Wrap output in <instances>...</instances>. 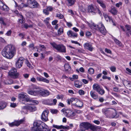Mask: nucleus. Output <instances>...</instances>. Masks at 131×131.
<instances>
[{
	"label": "nucleus",
	"instance_id": "39448f33",
	"mask_svg": "<svg viewBox=\"0 0 131 131\" xmlns=\"http://www.w3.org/2000/svg\"><path fill=\"white\" fill-rule=\"evenodd\" d=\"M25 119L24 118L20 120L16 121L11 123H9V124L11 127H12L14 126H18L20 124L24 123L25 122Z\"/></svg>",
	"mask_w": 131,
	"mask_h": 131
},
{
	"label": "nucleus",
	"instance_id": "e433bc0d",
	"mask_svg": "<svg viewBox=\"0 0 131 131\" xmlns=\"http://www.w3.org/2000/svg\"><path fill=\"white\" fill-rule=\"evenodd\" d=\"M49 8L47 7L46 9H44L43 12L46 15H48L49 14Z\"/></svg>",
	"mask_w": 131,
	"mask_h": 131
},
{
	"label": "nucleus",
	"instance_id": "72a5a7b5",
	"mask_svg": "<svg viewBox=\"0 0 131 131\" xmlns=\"http://www.w3.org/2000/svg\"><path fill=\"white\" fill-rule=\"evenodd\" d=\"M123 82L125 84L127 83V86L129 88H131V83H130V82L127 81L126 80H124Z\"/></svg>",
	"mask_w": 131,
	"mask_h": 131
},
{
	"label": "nucleus",
	"instance_id": "bf43d9fd",
	"mask_svg": "<svg viewBox=\"0 0 131 131\" xmlns=\"http://www.w3.org/2000/svg\"><path fill=\"white\" fill-rule=\"evenodd\" d=\"M32 89L33 90H35V89H39V88L37 86H36L35 85H33L32 86Z\"/></svg>",
	"mask_w": 131,
	"mask_h": 131
},
{
	"label": "nucleus",
	"instance_id": "b1692460",
	"mask_svg": "<svg viewBox=\"0 0 131 131\" xmlns=\"http://www.w3.org/2000/svg\"><path fill=\"white\" fill-rule=\"evenodd\" d=\"M97 2L99 4L100 6L103 8H105L106 6L105 4L104 3L103 1H102L97 0Z\"/></svg>",
	"mask_w": 131,
	"mask_h": 131
},
{
	"label": "nucleus",
	"instance_id": "603ef678",
	"mask_svg": "<svg viewBox=\"0 0 131 131\" xmlns=\"http://www.w3.org/2000/svg\"><path fill=\"white\" fill-rule=\"evenodd\" d=\"M102 78L103 79H108L109 80H110L111 78L110 77H108L105 75H103L102 76Z\"/></svg>",
	"mask_w": 131,
	"mask_h": 131
},
{
	"label": "nucleus",
	"instance_id": "ea45409f",
	"mask_svg": "<svg viewBox=\"0 0 131 131\" xmlns=\"http://www.w3.org/2000/svg\"><path fill=\"white\" fill-rule=\"evenodd\" d=\"M70 100V101L71 102V103L72 104L74 105V103H75V102H74V101H76L78 100L77 99H74V98H71L70 99H69Z\"/></svg>",
	"mask_w": 131,
	"mask_h": 131
},
{
	"label": "nucleus",
	"instance_id": "e2e57ef3",
	"mask_svg": "<svg viewBox=\"0 0 131 131\" xmlns=\"http://www.w3.org/2000/svg\"><path fill=\"white\" fill-rule=\"evenodd\" d=\"M50 34H51L53 36H55L57 35L56 33L52 31L50 32Z\"/></svg>",
	"mask_w": 131,
	"mask_h": 131
},
{
	"label": "nucleus",
	"instance_id": "c756f323",
	"mask_svg": "<svg viewBox=\"0 0 131 131\" xmlns=\"http://www.w3.org/2000/svg\"><path fill=\"white\" fill-rule=\"evenodd\" d=\"M1 9L4 11H7L9 10L8 7L6 5L4 4V3L3 4V6L1 7Z\"/></svg>",
	"mask_w": 131,
	"mask_h": 131
},
{
	"label": "nucleus",
	"instance_id": "37998d69",
	"mask_svg": "<svg viewBox=\"0 0 131 131\" xmlns=\"http://www.w3.org/2000/svg\"><path fill=\"white\" fill-rule=\"evenodd\" d=\"M103 15L106 20L107 21H108L109 20V18H110V16L107 15V14H106L103 13Z\"/></svg>",
	"mask_w": 131,
	"mask_h": 131
},
{
	"label": "nucleus",
	"instance_id": "6ab92c4d",
	"mask_svg": "<svg viewBox=\"0 0 131 131\" xmlns=\"http://www.w3.org/2000/svg\"><path fill=\"white\" fill-rule=\"evenodd\" d=\"M66 113L67 116L69 117L71 116H73L75 115V113L71 110H67Z\"/></svg>",
	"mask_w": 131,
	"mask_h": 131
},
{
	"label": "nucleus",
	"instance_id": "2f4dec72",
	"mask_svg": "<svg viewBox=\"0 0 131 131\" xmlns=\"http://www.w3.org/2000/svg\"><path fill=\"white\" fill-rule=\"evenodd\" d=\"M28 93L32 95H35L37 94V93L34 91L31 90H28Z\"/></svg>",
	"mask_w": 131,
	"mask_h": 131
},
{
	"label": "nucleus",
	"instance_id": "473e14b6",
	"mask_svg": "<svg viewBox=\"0 0 131 131\" xmlns=\"http://www.w3.org/2000/svg\"><path fill=\"white\" fill-rule=\"evenodd\" d=\"M88 72L91 75L92 74L94 73V69L92 68H90L88 70Z\"/></svg>",
	"mask_w": 131,
	"mask_h": 131
},
{
	"label": "nucleus",
	"instance_id": "cd10ccee",
	"mask_svg": "<svg viewBox=\"0 0 131 131\" xmlns=\"http://www.w3.org/2000/svg\"><path fill=\"white\" fill-rule=\"evenodd\" d=\"M91 95L92 97L94 99H96L98 97V96L94 92L92 91H91L90 92Z\"/></svg>",
	"mask_w": 131,
	"mask_h": 131
},
{
	"label": "nucleus",
	"instance_id": "49530a36",
	"mask_svg": "<svg viewBox=\"0 0 131 131\" xmlns=\"http://www.w3.org/2000/svg\"><path fill=\"white\" fill-rule=\"evenodd\" d=\"M78 81H75L74 83V86H75L78 88H80L81 86L82 85L79 84L78 83Z\"/></svg>",
	"mask_w": 131,
	"mask_h": 131
},
{
	"label": "nucleus",
	"instance_id": "4c0bfd02",
	"mask_svg": "<svg viewBox=\"0 0 131 131\" xmlns=\"http://www.w3.org/2000/svg\"><path fill=\"white\" fill-rule=\"evenodd\" d=\"M4 19L2 17H0V23L4 26L6 25V24L4 21Z\"/></svg>",
	"mask_w": 131,
	"mask_h": 131
},
{
	"label": "nucleus",
	"instance_id": "4468645a",
	"mask_svg": "<svg viewBox=\"0 0 131 131\" xmlns=\"http://www.w3.org/2000/svg\"><path fill=\"white\" fill-rule=\"evenodd\" d=\"M39 92L43 96H47L49 95V93L48 91L44 89L39 90Z\"/></svg>",
	"mask_w": 131,
	"mask_h": 131
},
{
	"label": "nucleus",
	"instance_id": "c9c22d12",
	"mask_svg": "<svg viewBox=\"0 0 131 131\" xmlns=\"http://www.w3.org/2000/svg\"><path fill=\"white\" fill-rule=\"evenodd\" d=\"M26 95L24 94H20L18 95V97L20 99H22L25 98Z\"/></svg>",
	"mask_w": 131,
	"mask_h": 131
},
{
	"label": "nucleus",
	"instance_id": "09e8293b",
	"mask_svg": "<svg viewBox=\"0 0 131 131\" xmlns=\"http://www.w3.org/2000/svg\"><path fill=\"white\" fill-rule=\"evenodd\" d=\"M92 26L94 27V29L96 30H99L100 28H99L98 25H95V24L93 23L92 24Z\"/></svg>",
	"mask_w": 131,
	"mask_h": 131
},
{
	"label": "nucleus",
	"instance_id": "5fc2aeb1",
	"mask_svg": "<svg viewBox=\"0 0 131 131\" xmlns=\"http://www.w3.org/2000/svg\"><path fill=\"white\" fill-rule=\"evenodd\" d=\"M31 102H32L34 105H36L38 104V102L37 101L35 100H32Z\"/></svg>",
	"mask_w": 131,
	"mask_h": 131
},
{
	"label": "nucleus",
	"instance_id": "6e6d98bb",
	"mask_svg": "<svg viewBox=\"0 0 131 131\" xmlns=\"http://www.w3.org/2000/svg\"><path fill=\"white\" fill-rule=\"evenodd\" d=\"M10 106L11 107L15 108L16 106L17 105L16 103H11Z\"/></svg>",
	"mask_w": 131,
	"mask_h": 131
},
{
	"label": "nucleus",
	"instance_id": "f3484780",
	"mask_svg": "<svg viewBox=\"0 0 131 131\" xmlns=\"http://www.w3.org/2000/svg\"><path fill=\"white\" fill-rule=\"evenodd\" d=\"M84 47L86 49L88 50L89 51H92L93 49V48L92 47V45L89 43H86L84 45Z\"/></svg>",
	"mask_w": 131,
	"mask_h": 131
},
{
	"label": "nucleus",
	"instance_id": "bb28decb",
	"mask_svg": "<svg viewBox=\"0 0 131 131\" xmlns=\"http://www.w3.org/2000/svg\"><path fill=\"white\" fill-rule=\"evenodd\" d=\"M64 68L66 71H70L71 69L70 66L68 64H65L64 65Z\"/></svg>",
	"mask_w": 131,
	"mask_h": 131
},
{
	"label": "nucleus",
	"instance_id": "a211bd4d",
	"mask_svg": "<svg viewBox=\"0 0 131 131\" xmlns=\"http://www.w3.org/2000/svg\"><path fill=\"white\" fill-rule=\"evenodd\" d=\"M36 79L37 81H39L47 83H48L49 82L48 80L41 76L37 77Z\"/></svg>",
	"mask_w": 131,
	"mask_h": 131
},
{
	"label": "nucleus",
	"instance_id": "423d86ee",
	"mask_svg": "<svg viewBox=\"0 0 131 131\" xmlns=\"http://www.w3.org/2000/svg\"><path fill=\"white\" fill-rule=\"evenodd\" d=\"M27 3L32 8H36L38 5V3L35 0H27Z\"/></svg>",
	"mask_w": 131,
	"mask_h": 131
},
{
	"label": "nucleus",
	"instance_id": "de8ad7c7",
	"mask_svg": "<svg viewBox=\"0 0 131 131\" xmlns=\"http://www.w3.org/2000/svg\"><path fill=\"white\" fill-rule=\"evenodd\" d=\"M32 25H28L27 24L25 23L24 24V27L26 29H27L28 27H32Z\"/></svg>",
	"mask_w": 131,
	"mask_h": 131
},
{
	"label": "nucleus",
	"instance_id": "f704fd0d",
	"mask_svg": "<svg viewBox=\"0 0 131 131\" xmlns=\"http://www.w3.org/2000/svg\"><path fill=\"white\" fill-rule=\"evenodd\" d=\"M50 112L52 114H57L58 112V111L57 110L54 109H50Z\"/></svg>",
	"mask_w": 131,
	"mask_h": 131
},
{
	"label": "nucleus",
	"instance_id": "9d476101",
	"mask_svg": "<svg viewBox=\"0 0 131 131\" xmlns=\"http://www.w3.org/2000/svg\"><path fill=\"white\" fill-rule=\"evenodd\" d=\"M22 109L23 111L24 110H26L31 112H34L36 110V107L33 105L30 106H24L22 107Z\"/></svg>",
	"mask_w": 131,
	"mask_h": 131
},
{
	"label": "nucleus",
	"instance_id": "4be33fe9",
	"mask_svg": "<svg viewBox=\"0 0 131 131\" xmlns=\"http://www.w3.org/2000/svg\"><path fill=\"white\" fill-rule=\"evenodd\" d=\"M76 101V103H74V105L79 107H82L83 103L82 102L78 100H77Z\"/></svg>",
	"mask_w": 131,
	"mask_h": 131
},
{
	"label": "nucleus",
	"instance_id": "864d4df0",
	"mask_svg": "<svg viewBox=\"0 0 131 131\" xmlns=\"http://www.w3.org/2000/svg\"><path fill=\"white\" fill-rule=\"evenodd\" d=\"M57 100L56 99H54L53 100V103H50V105H56V103L57 102Z\"/></svg>",
	"mask_w": 131,
	"mask_h": 131
},
{
	"label": "nucleus",
	"instance_id": "c03bdc74",
	"mask_svg": "<svg viewBox=\"0 0 131 131\" xmlns=\"http://www.w3.org/2000/svg\"><path fill=\"white\" fill-rule=\"evenodd\" d=\"M58 34L59 35H61L63 33V29L62 28H60L58 30Z\"/></svg>",
	"mask_w": 131,
	"mask_h": 131
},
{
	"label": "nucleus",
	"instance_id": "7c9ffc66",
	"mask_svg": "<svg viewBox=\"0 0 131 131\" xmlns=\"http://www.w3.org/2000/svg\"><path fill=\"white\" fill-rule=\"evenodd\" d=\"M26 15L28 18H31L33 17V13L31 12H28L26 13Z\"/></svg>",
	"mask_w": 131,
	"mask_h": 131
},
{
	"label": "nucleus",
	"instance_id": "680f3d73",
	"mask_svg": "<svg viewBox=\"0 0 131 131\" xmlns=\"http://www.w3.org/2000/svg\"><path fill=\"white\" fill-rule=\"evenodd\" d=\"M12 32V31L11 30L8 31L6 34V35L8 36L10 35Z\"/></svg>",
	"mask_w": 131,
	"mask_h": 131
},
{
	"label": "nucleus",
	"instance_id": "a19ab883",
	"mask_svg": "<svg viewBox=\"0 0 131 131\" xmlns=\"http://www.w3.org/2000/svg\"><path fill=\"white\" fill-rule=\"evenodd\" d=\"M50 43L54 48H55L56 49H57L58 45H57L54 42Z\"/></svg>",
	"mask_w": 131,
	"mask_h": 131
},
{
	"label": "nucleus",
	"instance_id": "412c9836",
	"mask_svg": "<svg viewBox=\"0 0 131 131\" xmlns=\"http://www.w3.org/2000/svg\"><path fill=\"white\" fill-rule=\"evenodd\" d=\"M109 12L113 15H117L118 12L117 10L114 7H112L111 9L109 10Z\"/></svg>",
	"mask_w": 131,
	"mask_h": 131
},
{
	"label": "nucleus",
	"instance_id": "dca6fc26",
	"mask_svg": "<svg viewBox=\"0 0 131 131\" xmlns=\"http://www.w3.org/2000/svg\"><path fill=\"white\" fill-rule=\"evenodd\" d=\"M100 32L103 35H105L107 33V31L104 25L102 24L101 25V27L100 28L99 30Z\"/></svg>",
	"mask_w": 131,
	"mask_h": 131
},
{
	"label": "nucleus",
	"instance_id": "c85d7f7f",
	"mask_svg": "<svg viewBox=\"0 0 131 131\" xmlns=\"http://www.w3.org/2000/svg\"><path fill=\"white\" fill-rule=\"evenodd\" d=\"M68 3V6H70L73 5L75 2V0H67Z\"/></svg>",
	"mask_w": 131,
	"mask_h": 131
},
{
	"label": "nucleus",
	"instance_id": "393cba45",
	"mask_svg": "<svg viewBox=\"0 0 131 131\" xmlns=\"http://www.w3.org/2000/svg\"><path fill=\"white\" fill-rule=\"evenodd\" d=\"M93 89L94 90H96L97 92L100 90V86L97 84H94L93 86Z\"/></svg>",
	"mask_w": 131,
	"mask_h": 131
},
{
	"label": "nucleus",
	"instance_id": "4d7b16f0",
	"mask_svg": "<svg viewBox=\"0 0 131 131\" xmlns=\"http://www.w3.org/2000/svg\"><path fill=\"white\" fill-rule=\"evenodd\" d=\"M79 93L80 95H84V91L82 90H80L79 91Z\"/></svg>",
	"mask_w": 131,
	"mask_h": 131
},
{
	"label": "nucleus",
	"instance_id": "2eb2a0df",
	"mask_svg": "<svg viewBox=\"0 0 131 131\" xmlns=\"http://www.w3.org/2000/svg\"><path fill=\"white\" fill-rule=\"evenodd\" d=\"M102 111V113L107 117L109 115H110L112 113V112L108 110V109H103Z\"/></svg>",
	"mask_w": 131,
	"mask_h": 131
},
{
	"label": "nucleus",
	"instance_id": "79ce46f5",
	"mask_svg": "<svg viewBox=\"0 0 131 131\" xmlns=\"http://www.w3.org/2000/svg\"><path fill=\"white\" fill-rule=\"evenodd\" d=\"M99 94H100L101 95H103L105 93V91L104 90L102 89L101 88H100V90L97 91Z\"/></svg>",
	"mask_w": 131,
	"mask_h": 131
},
{
	"label": "nucleus",
	"instance_id": "0eeeda50",
	"mask_svg": "<svg viewBox=\"0 0 131 131\" xmlns=\"http://www.w3.org/2000/svg\"><path fill=\"white\" fill-rule=\"evenodd\" d=\"M49 113L48 110H46L43 112L41 117V119L43 121L46 122L48 120V115Z\"/></svg>",
	"mask_w": 131,
	"mask_h": 131
},
{
	"label": "nucleus",
	"instance_id": "f03ea898",
	"mask_svg": "<svg viewBox=\"0 0 131 131\" xmlns=\"http://www.w3.org/2000/svg\"><path fill=\"white\" fill-rule=\"evenodd\" d=\"M33 126L32 127V131H48V127L45 123L40 121H36L33 123Z\"/></svg>",
	"mask_w": 131,
	"mask_h": 131
},
{
	"label": "nucleus",
	"instance_id": "aec40b11",
	"mask_svg": "<svg viewBox=\"0 0 131 131\" xmlns=\"http://www.w3.org/2000/svg\"><path fill=\"white\" fill-rule=\"evenodd\" d=\"M90 128L91 130L93 131H96L97 129H101V127H100L92 125L91 124Z\"/></svg>",
	"mask_w": 131,
	"mask_h": 131
},
{
	"label": "nucleus",
	"instance_id": "69168bd1",
	"mask_svg": "<svg viewBox=\"0 0 131 131\" xmlns=\"http://www.w3.org/2000/svg\"><path fill=\"white\" fill-rule=\"evenodd\" d=\"M58 21L57 20H55L52 22V24L53 25H55L57 23Z\"/></svg>",
	"mask_w": 131,
	"mask_h": 131
},
{
	"label": "nucleus",
	"instance_id": "1a4fd4ad",
	"mask_svg": "<svg viewBox=\"0 0 131 131\" xmlns=\"http://www.w3.org/2000/svg\"><path fill=\"white\" fill-rule=\"evenodd\" d=\"M56 50L59 52L66 53V49L65 47L63 45H58Z\"/></svg>",
	"mask_w": 131,
	"mask_h": 131
},
{
	"label": "nucleus",
	"instance_id": "774afa93",
	"mask_svg": "<svg viewBox=\"0 0 131 131\" xmlns=\"http://www.w3.org/2000/svg\"><path fill=\"white\" fill-rule=\"evenodd\" d=\"M122 3L121 2H119L118 3H117L116 4V7H119L120 6H122Z\"/></svg>",
	"mask_w": 131,
	"mask_h": 131
},
{
	"label": "nucleus",
	"instance_id": "0e129e2a",
	"mask_svg": "<svg viewBox=\"0 0 131 131\" xmlns=\"http://www.w3.org/2000/svg\"><path fill=\"white\" fill-rule=\"evenodd\" d=\"M105 51L107 53L110 54H111L112 52L110 50L107 49V48L105 49Z\"/></svg>",
	"mask_w": 131,
	"mask_h": 131
},
{
	"label": "nucleus",
	"instance_id": "a878e982",
	"mask_svg": "<svg viewBox=\"0 0 131 131\" xmlns=\"http://www.w3.org/2000/svg\"><path fill=\"white\" fill-rule=\"evenodd\" d=\"M114 40L116 44L119 46L120 47H121L122 46V44L121 42L117 39L114 38Z\"/></svg>",
	"mask_w": 131,
	"mask_h": 131
},
{
	"label": "nucleus",
	"instance_id": "58836bf2",
	"mask_svg": "<svg viewBox=\"0 0 131 131\" xmlns=\"http://www.w3.org/2000/svg\"><path fill=\"white\" fill-rule=\"evenodd\" d=\"M56 17L59 18V19H61L63 18L64 16L62 14L59 13L56 14Z\"/></svg>",
	"mask_w": 131,
	"mask_h": 131
},
{
	"label": "nucleus",
	"instance_id": "a18cd8bd",
	"mask_svg": "<svg viewBox=\"0 0 131 131\" xmlns=\"http://www.w3.org/2000/svg\"><path fill=\"white\" fill-rule=\"evenodd\" d=\"M25 64L29 68L31 67V65L27 60H26L25 61Z\"/></svg>",
	"mask_w": 131,
	"mask_h": 131
},
{
	"label": "nucleus",
	"instance_id": "338daca9",
	"mask_svg": "<svg viewBox=\"0 0 131 131\" xmlns=\"http://www.w3.org/2000/svg\"><path fill=\"white\" fill-rule=\"evenodd\" d=\"M68 12L70 13L72 15H74V14L72 10L70 9H68Z\"/></svg>",
	"mask_w": 131,
	"mask_h": 131
},
{
	"label": "nucleus",
	"instance_id": "13d9d810",
	"mask_svg": "<svg viewBox=\"0 0 131 131\" xmlns=\"http://www.w3.org/2000/svg\"><path fill=\"white\" fill-rule=\"evenodd\" d=\"M18 35L21 37V39H23L24 37L25 36V35L23 33H19Z\"/></svg>",
	"mask_w": 131,
	"mask_h": 131
},
{
	"label": "nucleus",
	"instance_id": "f8f14e48",
	"mask_svg": "<svg viewBox=\"0 0 131 131\" xmlns=\"http://www.w3.org/2000/svg\"><path fill=\"white\" fill-rule=\"evenodd\" d=\"M67 35L68 36L71 38H77L78 37V34L77 33L75 32L70 30L67 32Z\"/></svg>",
	"mask_w": 131,
	"mask_h": 131
},
{
	"label": "nucleus",
	"instance_id": "8fccbe9b",
	"mask_svg": "<svg viewBox=\"0 0 131 131\" xmlns=\"http://www.w3.org/2000/svg\"><path fill=\"white\" fill-rule=\"evenodd\" d=\"M45 23L47 25V26H48L49 23V18H46V19L44 21Z\"/></svg>",
	"mask_w": 131,
	"mask_h": 131
},
{
	"label": "nucleus",
	"instance_id": "7ed1b4c3",
	"mask_svg": "<svg viewBox=\"0 0 131 131\" xmlns=\"http://www.w3.org/2000/svg\"><path fill=\"white\" fill-rule=\"evenodd\" d=\"M8 75L11 77L15 79L18 78L19 73L17 72V69L15 68H12L8 72Z\"/></svg>",
	"mask_w": 131,
	"mask_h": 131
},
{
	"label": "nucleus",
	"instance_id": "9b49d317",
	"mask_svg": "<svg viewBox=\"0 0 131 131\" xmlns=\"http://www.w3.org/2000/svg\"><path fill=\"white\" fill-rule=\"evenodd\" d=\"M81 129H88L90 128V124L87 122H82L80 124Z\"/></svg>",
	"mask_w": 131,
	"mask_h": 131
},
{
	"label": "nucleus",
	"instance_id": "3c124183",
	"mask_svg": "<svg viewBox=\"0 0 131 131\" xmlns=\"http://www.w3.org/2000/svg\"><path fill=\"white\" fill-rule=\"evenodd\" d=\"M110 69L111 71L113 72H115L116 70V68L114 66H111L110 68Z\"/></svg>",
	"mask_w": 131,
	"mask_h": 131
},
{
	"label": "nucleus",
	"instance_id": "5701e85b",
	"mask_svg": "<svg viewBox=\"0 0 131 131\" xmlns=\"http://www.w3.org/2000/svg\"><path fill=\"white\" fill-rule=\"evenodd\" d=\"M7 104L6 103L2 102L0 103V110H2L6 107Z\"/></svg>",
	"mask_w": 131,
	"mask_h": 131
},
{
	"label": "nucleus",
	"instance_id": "052dcab7",
	"mask_svg": "<svg viewBox=\"0 0 131 131\" xmlns=\"http://www.w3.org/2000/svg\"><path fill=\"white\" fill-rule=\"evenodd\" d=\"M74 112L77 114H80L82 113V111L81 110H75Z\"/></svg>",
	"mask_w": 131,
	"mask_h": 131
},
{
	"label": "nucleus",
	"instance_id": "6e6552de",
	"mask_svg": "<svg viewBox=\"0 0 131 131\" xmlns=\"http://www.w3.org/2000/svg\"><path fill=\"white\" fill-rule=\"evenodd\" d=\"M98 8L94 7L92 5H89L88 6V12L93 15H95L97 13Z\"/></svg>",
	"mask_w": 131,
	"mask_h": 131
},
{
	"label": "nucleus",
	"instance_id": "ddd939ff",
	"mask_svg": "<svg viewBox=\"0 0 131 131\" xmlns=\"http://www.w3.org/2000/svg\"><path fill=\"white\" fill-rule=\"evenodd\" d=\"M125 28L126 29V34L128 37H129L130 34H131V26L129 25H126L125 26Z\"/></svg>",
	"mask_w": 131,
	"mask_h": 131
},
{
	"label": "nucleus",
	"instance_id": "f257e3e1",
	"mask_svg": "<svg viewBox=\"0 0 131 131\" xmlns=\"http://www.w3.org/2000/svg\"><path fill=\"white\" fill-rule=\"evenodd\" d=\"M16 49L14 46L11 44L5 46L2 51V54L5 58L10 59L13 58L15 55Z\"/></svg>",
	"mask_w": 131,
	"mask_h": 131
},
{
	"label": "nucleus",
	"instance_id": "20e7f679",
	"mask_svg": "<svg viewBox=\"0 0 131 131\" xmlns=\"http://www.w3.org/2000/svg\"><path fill=\"white\" fill-rule=\"evenodd\" d=\"M24 59V58L22 57L17 59L15 63L16 67L17 69H19L22 67Z\"/></svg>",
	"mask_w": 131,
	"mask_h": 131
}]
</instances>
